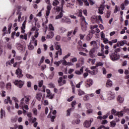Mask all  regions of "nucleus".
I'll use <instances>...</instances> for the list:
<instances>
[{
	"mask_svg": "<svg viewBox=\"0 0 129 129\" xmlns=\"http://www.w3.org/2000/svg\"><path fill=\"white\" fill-rule=\"evenodd\" d=\"M106 87H111L112 86V81L110 80H108L106 83Z\"/></svg>",
	"mask_w": 129,
	"mask_h": 129,
	"instance_id": "19",
	"label": "nucleus"
},
{
	"mask_svg": "<svg viewBox=\"0 0 129 129\" xmlns=\"http://www.w3.org/2000/svg\"><path fill=\"white\" fill-rule=\"evenodd\" d=\"M71 60L72 61V62L73 63H75V62H77V57H73V58H72L71 59Z\"/></svg>",
	"mask_w": 129,
	"mask_h": 129,
	"instance_id": "57",
	"label": "nucleus"
},
{
	"mask_svg": "<svg viewBox=\"0 0 129 129\" xmlns=\"http://www.w3.org/2000/svg\"><path fill=\"white\" fill-rule=\"evenodd\" d=\"M72 107H74L75 105H76V101H73L71 103Z\"/></svg>",
	"mask_w": 129,
	"mask_h": 129,
	"instance_id": "64",
	"label": "nucleus"
},
{
	"mask_svg": "<svg viewBox=\"0 0 129 129\" xmlns=\"http://www.w3.org/2000/svg\"><path fill=\"white\" fill-rule=\"evenodd\" d=\"M55 40L56 41H60V40H61V37L60 35L56 36L55 37Z\"/></svg>",
	"mask_w": 129,
	"mask_h": 129,
	"instance_id": "63",
	"label": "nucleus"
},
{
	"mask_svg": "<svg viewBox=\"0 0 129 129\" xmlns=\"http://www.w3.org/2000/svg\"><path fill=\"white\" fill-rule=\"evenodd\" d=\"M14 84L15 85H17V86H18V87H19V88H22V87H23L25 83H24V82L22 81L16 80L14 82Z\"/></svg>",
	"mask_w": 129,
	"mask_h": 129,
	"instance_id": "6",
	"label": "nucleus"
},
{
	"mask_svg": "<svg viewBox=\"0 0 129 129\" xmlns=\"http://www.w3.org/2000/svg\"><path fill=\"white\" fill-rule=\"evenodd\" d=\"M78 4L81 7H82L83 6V1L82 0H77Z\"/></svg>",
	"mask_w": 129,
	"mask_h": 129,
	"instance_id": "45",
	"label": "nucleus"
},
{
	"mask_svg": "<svg viewBox=\"0 0 129 129\" xmlns=\"http://www.w3.org/2000/svg\"><path fill=\"white\" fill-rule=\"evenodd\" d=\"M89 99H90V98H89L88 94H87L83 97V100L84 101H88Z\"/></svg>",
	"mask_w": 129,
	"mask_h": 129,
	"instance_id": "30",
	"label": "nucleus"
},
{
	"mask_svg": "<svg viewBox=\"0 0 129 129\" xmlns=\"http://www.w3.org/2000/svg\"><path fill=\"white\" fill-rule=\"evenodd\" d=\"M22 62L23 61H20L19 62H16L13 64V67H14V68H16V67L20 68V66H21V64H22Z\"/></svg>",
	"mask_w": 129,
	"mask_h": 129,
	"instance_id": "17",
	"label": "nucleus"
},
{
	"mask_svg": "<svg viewBox=\"0 0 129 129\" xmlns=\"http://www.w3.org/2000/svg\"><path fill=\"white\" fill-rule=\"evenodd\" d=\"M97 28H98V25H97L91 26V29L92 30H93L94 29H96V33H99V32H100V30H99V29H98Z\"/></svg>",
	"mask_w": 129,
	"mask_h": 129,
	"instance_id": "16",
	"label": "nucleus"
},
{
	"mask_svg": "<svg viewBox=\"0 0 129 129\" xmlns=\"http://www.w3.org/2000/svg\"><path fill=\"white\" fill-rule=\"evenodd\" d=\"M77 49L78 50V51H82V50H83V49H84V48L82 47V46L81 45H78L77 46Z\"/></svg>",
	"mask_w": 129,
	"mask_h": 129,
	"instance_id": "49",
	"label": "nucleus"
},
{
	"mask_svg": "<svg viewBox=\"0 0 129 129\" xmlns=\"http://www.w3.org/2000/svg\"><path fill=\"white\" fill-rule=\"evenodd\" d=\"M59 55L60 56H61V55H62V49H60L59 50H58L55 53V58L56 59H58V55Z\"/></svg>",
	"mask_w": 129,
	"mask_h": 129,
	"instance_id": "18",
	"label": "nucleus"
},
{
	"mask_svg": "<svg viewBox=\"0 0 129 129\" xmlns=\"http://www.w3.org/2000/svg\"><path fill=\"white\" fill-rule=\"evenodd\" d=\"M24 98V103H25L26 104H29L30 100H31V99H32V96L30 95L24 96V98Z\"/></svg>",
	"mask_w": 129,
	"mask_h": 129,
	"instance_id": "5",
	"label": "nucleus"
},
{
	"mask_svg": "<svg viewBox=\"0 0 129 129\" xmlns=\"http://www.w3.org/2000/svg\"><path fill=\"white\" fill-rule=\"evenodd\" d=\"M47 117L48 118H51V121L54 122V121H55L54 119L56 118V116H52L51 115V114H49Z\"/></svg>",
	"mask_w": 129,
	"mask_h": 129,
	"instance_id": "22",
	"label": "nucleus"
},
{
	"mask_svg": "<svg viewBox=\"0 0 129 129\" xmlns=\"http://www.w3.org/2000/svg\"><path fill=\"white\" fill-rule=\"evenodd\" d=\"M58 4H59L58 1H54L52 3V6H53L54 7H57V6H58Z\"/></svg>",
	"mask_w": 129,
	"mask_h": 129,
	"instance_id": "46",
	"label": "nucleus"
},
{
	"mask_svg": "<svg viewBox=\"0 0 129 129\" xmlns=\"http://www.w3.org/2000/svg\"><path fill=\"white\" fill-rule=\"evenodd\" d=\"M71 111H72V108H69L67 110V116H70V114L71 113Z\"/></svg>",
	"mask_w": 129,
	"mask_h": 129,
	"instance_id": "35",
	"label": "nucleus"
},
{
	"mask_svg": "<svg viewBox=\"0 0 129 129\" xmlns=\"http://www.w3.org/2000/svg\"><path fill=\"white\" fill-rule=\"evenodd\" d=\"M34 46L31 44V42H30L29 45H28V49L29 50H34Z\"/></svg>",
	"mask_w": 129,
	"mask_h": 129,
	"instance_id": "40",
	"label": "nucleus"
},
{
	"mask_svg": "<svg viewBox=\"0 0 129 129\" xmlns=\"http://www.w3.org/2000/svg\"><path fill=\"white\" fill-rule=\"evenodd\" d=\"M32 40L30 41V44H34V46L38 45V40H36V38L34 36H32Z\"/></svg>",
	"mask_w": 129,
	"mask_h": 129,
	"instance_id": "12",
	"label": "nucleus"
},
{
	"mask_svg": "<svg viewBox=\"0 0 129 129\" xmlns=\"http://www.w3.org/2000/svg\"><path fill=\"white\" fill-rule=\"evenodd\" d=\"M87 25L88 23H81V29L83 32H85L86 30H87Z\"/></svg>",
	"mask_w": 129,
	"mask_h": 129,
	"instance_id": "14",
	"label": "nucleus"
},
{
	"mask_svg": "<svg viewBox=\"0 0 129 129\" xmlns=\"http://www.w3.org/2000/svg\"><path fill=\"white\" fill-rule=\"evenodd\" d=\"M103 11H104V5H101L98 8V14L103 15Z\"/></svg>",
	"mask_w": 129,
	"mask_h": 129,
	"instance_id": "11",
	"label": "nucleus"
},
{
	"mask_svg": "<svg viewBox=\"0 0 129 129\" xmlns=\"http://www.w3.org/2000/svg\"><path fill=\"white\" fill-rule=\"evenodd\" d=\"M92 112H93V110L92 109V108H91L90 109H88V110H87V113L88 114L92 113Z\"/></svg>",
	"mask_w": 129,
	"mask_h": 129,
	"instance_id": "42",
	"label": "nucleus"
},
{
	"mask_svg": "<svg viewBox=\"0 0 129 129\" xmlns=\"http://www.w3.org/2000/svg\"><path fill=\"white\" fill-rule=\"evenodd\" d=\"M39 36V32H38V30H36L35 33L34 37L35 38H38Z\"/></svg>",
	"mask_w": 129,
	"mask_h": 129,
	"instance_id": "61",
	"label": "nucleus"
},
{
	"mask_svg": "<svg viewBox=\"0 0 129 129\" xmlns=\"http://www.w3.org/2000/svg\"><path fill=\"white\" fill-rule=\"evenodd\" d=\"M62 17H63V13H62V12H60L59 15H57L55 17V20H58L59 19H61V18H62Z\"/></svg>",
	"mask_w": 129,
	"mask_h": 129,
	"instance_id": "28",
	"label": "nucleus"
},
{
	"mask_svg": "<svg viewBox=\"0 0 129 129\" xmlns=\"http://www.w3.org/2000/svg\"><path fill=\"white\" fill-rule=\"evenodd\" d=\"M57 82L58 83L59 86H62V85H64L66 83V80H63V78L62 77H60L58 79Z\"/></svg>",
	"mask_w": 129,
	"mask_h": 129,
	"instance_id": "8",
	"label": "nucleus"
},
{
	"mask_svg": "<svg viewBox=\"0 0 129 129\" xmlns=\"http://www.w3.org/2000/svg\"><path fill=\"white\" fill-rule=\"evenodd\" d=\"M82 1L84 3L85 6H87V7H89V3L87 0H82Z\"/></svg>",
	"mask_w": 129,
	"mask_h": 129,
	"instance_id": "52",
	"label": "nucleus"
},
{
	"mask_svg": "<svg viewBox=\"0 0 129 129\" xmlns=\"http://www.w3.org/2000/svg\"><path fill=\"white\" fill-rule=\"evenodd\" d=\"M53 37H54V32H49L48 35H47L46 38H47L48 39H52V38H53Z\"/></svg>",
	"mask_w": 129,
	"mask_h": 129,
	"instance_id": "26",
	"label": "nucleus"
},
{
	"mask_svg": "<svg viewBox=\"0 0 129 129\" xmlns=\"http://www.w3.org/2000/svg\"><path fill=\"white\" fill-rule=\"evenodd\" d=\"M44 61H45V56H43L41 58V59L40 61V64H42V63H43V62H44Z\"/></svg>",
	"mask_w": 129,
	"mask_h": 129,
	"instance_id": "56",
	"label": "nucleus"
},
{
	"mask_svg": "<svg viewBox=\"0 0 129 129\" xmlns=\"http://www.w3.org/2000/svg\"><path fill=\"white\" fill-rule=\"evenodd\" d=\"M80 18L81 21H82L81 23H82V24H87V22H86V21L85 20V17H84V16H81Z\"/></svg>",
	"mask_w": 129,
	"mask_h": 129,
	"instance_id": "32",
	"label": "nucleus"
},
{
	"mask_svg": "<svg viewBox=\"0 0 129 129\" xmlns=\"http://www.w3.org/2000/svg\"><path fill=\"white\" fill-rule=\"evenodd\" d=\"M16 48L20 51H23L24 50V45H22L21 43H17L16 44Z\"/></svg>",
	"mask_w": 129,
	"mask_h": 129,
	"instance_id": "13",
	"label": "nucleus"
},
{
	"mask_svg": "<svg viewBox=\"0 0 129 129\" xmlns=\"http://www.w3.org/2000/svg\"><path fill=\"white\" fill-rule=\"evenodd\" d=\"M93 36V34H92V33H89L86 37V40L90 41V40L92 39Z\"/></svg>",
	"mask_w": 129,
	"mask_h": 129,
	"instance_id": "21",
	"label": "nucleus"
},
{
	"mask_svg": "<svg viewBox=\"0 0 129 129\" xmlns=\"http://www.w3.org/2000/svg\"><path fill=\"white\" fill-rule=\"evenodd\" d=\"M43 80H41L40 82L38 83V86L39 87H41L43 86Z\"/></svg>",
	"mask_w": 129,
	"mask_h": 129,
	"instance_id": "59",
	"label": "nucleus"
},
{
	"mask_svg": "<svg viewBox=\"0 0 129 129\" xmlns=\"http://www.w3.org/2000/svg\"><path fill=\"white\" fill-rule=\"evenodd\" d=\"M86 107L87 109H89L90 108H92V106L91 105V104H90L89 103H86Z\"/></svg>",
	"mask_w": 129,
	"mask_h": 129,
	"instance_id": "36",
	"label": "nucleus"
},
{
	"mask_svg": "<svg viewBox=\"0 0 129 129\" xmlns=\"http://www.w3.org/2000/svg\"><path fill=\"white\" fill-rule=\"evenodd\" d=\"M78 95H80V96H81V95H84V94H85V93L84 92V91H83L81 90H79L78 92Z\"/></svg>",
	"mask_w": 129,
	"mask_h": 129,
	"instance_id": "37",
	"label": "nucleus"
},
{
	"mask_svg": "<svg viewBox=\"0 0 129 129\" xmlns=\"http://www.w3.org/2000/svg\"><path fill=\"white\" fill-rule=\"evenodd\" d=\"M111 14V12L110 11H107L106 16H105V18L106 19H108V18H109V17H110Z\"/></svg>",
	"mask_w": 129,
	"mask_h": 129,
	"instance_id": "33",
	"label": "nucleus"
},
{
	"mask_svg": "<svg viewBox=\"0 0 129 129\" xmlns=\"http://www.w3.org/2000/svg\"><path fill=\"white\" fill-rule=\"evenodd\" d=\"M48 87L49 88H55V84H53L52 83H50L48 84Z\"/></svg>",
	"mask_w": 129,
	"mask_h": 129,
	"instance_id": "41",
	"label": "nucleus"
},
{
	"mask_svg": "<svg viewBox=\"0 0 129 129\" xmlns=\"http://www.w3.org/2000/svg\"><path fill=\"white\" fill-rule=\"evenodd\" d=\"M103 65V63L101 62H99L98 63H97L96 66V67H99V66H102Z\"/></svg>",
	"mask_w": 129,
	"mask_h": 129,
	"instance_id": "60",
	"label": "nucleus"
},
{
	"mask_svg": "<svg viewBox=\"0 0 129 129\" xmlns=\"http://www.w3.org/2000/svg\"><path fill=\"white\" fill-rule=\"evenodd\" d=\"M97 56L99 57H102V59H104L105 58V55H104V52H98L97 53Z\"/></svg>",
	"mask_w": 129,
	"mask_h": 129,
	"instance_id": "27",
	"label": "nucleus"
},
{
	"mask_svg": "<svg viewBox=\"0 0 129 129\" xmlns=\"http://www.w3.org/2000/svg\"><path fill=\"white\" fill-rule=\"evenodd\" d=\"M111 113L114 115H117V112H116V110L114 109H112Z\"/></svg>",
	"mask_w": 129,
	"mask_h": 129,
	"instance_id": "44",
	"label": "nucleus"
},
{
	"mask_svg": "<svg viewBox=\"0 0 129 129\" xmlns=\"http://www.w3.org/2000/svg\"><path fill=\"white\" fill-rule=\"evenodd\" d=\"M46 97H48L49 99H53L54 95H52V93H50L48 95H47Z\"/></svg>",
	"mask_w": 129,
	"mask_h": 129,
	"instance_id": "47",
	"label": "nucleus"
},
{
	"mask_svg": "<svg viewBox=\"0 0 129 129\" xmlns=\"http://www.w3.org/2000/svg\"><path fill=\"white\" fill-rule=\"evenodd\" d=\"M92 84H93V81L90 79L87 80V81L85 82L86 87H90Z\"/></svg>",
	"mask_w": 129,
	"mask_h": 129,
	"instance_id": "9",
	"label": "nucleus"
},
{
	"mask_svg": "<svg viewBox=\"0 0 129 129\" xmlns=\"http://www.w3.org/2000/svg\"><path fill=\"white\" fill-rule=\"evenodd\" d=\"M90 45L91 46H93L94 47L90 50L89 55L91 58H94V57H95V54H94L95 53V49L98 48L97 47V43L95 41H92L90 42Z\"/></svg>",
	"mask_w": 129,
	"mask_h": 129,
	"instance_id": "1",
	"label": "nucleus"
},
{
	"mask_svg": "<svg viewBox=\"0 0 129 129\" xmlns=\"http://www.w3.org/2000/svg\"><path fill=\"white\" fill-rule=\"evenodd\" d=\"M0 113H1V118L3 119L4 118V116H6L5 111V110H4L3 108L1 109Z\"/></svg>",
	"mask_w": 129,
	"mask_h": 129,
	"instance_id": "20",
	"label": "nucleus"
},
{
	"mask_svg": "<svg viewBox=\"0 0 129 129\" xmlns=\"http://www.w3.org/2000/svg\"><path fill=\"white\" fill-rule=\"evenodd\" d=\"M27 24V20H25L22 24V27L21 28H24V29H26V25Z\"/></svg>",
	"mask_w": 129,
	"mask_h": 129,
	"instance_id": "51",
	"label": "nucleus"
},
{
	"mask_svg": "<svg viewBox=\"0 0 129 129\" xmlns=\"http://www.w3.org/2000/svg\"><path fill=\"white\" fill-rule=\"evenodd\" d=\"M36 98L38 101H41L42 98V93H38L36 94Z\"/></svg>",
	"mask_w": 129,
	"mask_h": 129,
	"instance_id": "25",
	"label": "nucleus"
},
{
	"mask_svg": "<svg viewBox=\"0 0 129 129\" xmlns=\"http://www.w3.org/2000/svg\"><path fill=\"white\" fill-rule=\"evenodd\" d=\"M61 7H58L57 6L55 8V10L56 11V12H60V11H61V12H63V4H61Z\"/></svg>",
	"mask_w": 129,
	"mask_h": 129,
	"instance_id": "23",
	"label": "nucleus"
},
{
	"mask_svg": "<svg viewBox=\"0 0 129 129\" xmlns=\"http://www.w3.org/2000/svg\"><path fill=\"white\" fill-rule=\"evenodd\" d=\"M118 7H117V6H115V10L114 11V14H116V13H117V12H118Z\"/></svg>",
	"mask_w": 129,
	"mask_h": 129,
	"instance_id": "58",
	"label": "nucleus"
},
{
	"mask_svg": "<svg viewBox=\"0 0 129 129\" xmlns=\"http://www.w3.org/2000/svg\"><path fill=\"white\" fill-rule=\"evenodd\" d=\"M117 100L120 103H122L123 102V100H124V98L121 97L120 95H118L117 97Z\"/></svg>",
	"mask_w": 129,
	"mask_h": 129,
	"instance_id": "24",
	"label": "nucleus"
},
{
	"mask_svg": "<svg viewBox=\"0 0 129 129\" xmlns=\"http://www.w3.org/2000/svg\"><path fill=\"white\" fill-rule=\"evenodd\" d=\"M26 76L27 78H28L29 79H34V77H33V76L29 74H27L26 75Z\"/></svg>",
	"mask_w": 129,
	"mask_h": 129,
	"instance_id": "39",
	"label": "nucleus"
},
{
	"mask_svg": "<svg viewBox=\"0 0 129 129\" xmlns=\"http://www.w3.org/2000/svg\"><path fill=\"white\" fill-rule=\"evenodd\" d=\"M88 72L89 73H90V74H91L92 75H96V74H97V73H98V69H96L92 71H88Z\"/></svg>",
	"mask_w": 129,
	"mask_h": 129,
	"instance_id": "15",
	"label": "nucleus"
},
{
	"mask_svg": "<svg viewBox=\"0 0 129 129\" xmlns=\"http://www.w3.org/2000/svg\"><path fill=\"white\" fill-rule=\"evenodd\" d=\"M117 116L118 117H122L123 116V113L122 112H117Z\"/></svg>",
	"mask_w": 129,
	"mask_h": 129,
	"instance_id": "48",
	"label": "nucleus"
},
{
	"mask_svg": "<svg viewBox=\"0 0 129 129\" xmlns=\"http://www.w3.org/2000/svg\"><path fill=\"white\" fill-rule=\"evenodd\" d=\"M71 86H72V92L73 93H75V85H74V84H73V82H72V84H71Z\"/></svg>",
	"mask_w": 129,
	"mask_h": 129,
	"instance_id": "38",
	"label": "nucleus"
},
{
	"mask_svg": "<svg viewBox=\"0 0 129 129\" xmlns=\"http://www.w3.org/2000/svg\"><path fill=\"white\" fill-rule=\"evenodd\" d=\"M109 57L112 61H117V60H119L120 55L118 53L110 51L109 52Z\"/></svg>",
	"mask_w": 129,
	"mask_h": 129,
	"instance_id": "2",
	"label": "nucleus"
},
{
	"mask_svg": "<svg viewBox=\"0 0 129 129\" xmlns=\"http://www.w3.org/2000/svg\"><path fill=\"white\" fill-rule=\"evenodd\" d=\"M82 13H83V11H82V10L80 9L79 10V14H78V17H82Z\"/></svg>",
	"mask_w": 129,
	"mask_h": 129,
	"instance_id": "55",
	"label": "nucleus"
},
{
	"mask_svg": "<svg viewBox=\"0 0 129 129\" xmlns=\"http://www.w3.org/2000/svg\"><path fill=\"white\" fill-rule=\"evenodd\" d=\"M103 42H104V44H107L108 43L109 41L107 38H104L103 39Z\"/></svg>",
	"mask_w": 129,
	"mask_h": 129,
	"instance_id": "62",
	"label": "nucleus"
},
{
	"mask_svg": "<svg viewBox=\"0 0 129 129\" xmlns=\"http://www.w3.org/2000/svg\"><path fill=\"white\" fill-rule=\"evenodd\" d=\"M8 33L11 34V30H12V27H13V23H10L8 24Z\"/></svg>",
	"mask_w": 129,
	"mask_h": 129,
	"instance_id": "29",
	"label": "nucleus"
},
{
	"mask_svg": "<svg viewBox=\"0 0 129 129\" xmlns=\"http://www.w3.org/2000/svg\"><path fill=\"white\" fill-rule=\"evenodd\" d=\"M15 74L17 75L18 78H22L24 75L23 74V70L20 68H18L15 72Z\"/></svg>",
	"mask_w": 129,
	"mask_h": 129,
	"instance_id": "4",
	"label": "nucleus"
},
{
	"mask_svg": "<svg viewBox=\"0 0 129 129\" xmlns=\"http://www.w3.org/2000/svg\"><path fill=\"white\" fill-rule=\"evenodd\" d=\"M49 29L50 31H54V27L53 26V25L50 24L49 25Z\"/></svg>",
	"mask_w": 129,
	"mask_h": 129,
	"instance_id": "54",
	"label": "nucleus"
},
{
	"mask_svg": "<svg viewBox=\"0 0 129 129\" xmlns=\"http://www.w3.org/2000/svg\"><path fill=\"white\" fill-rule=\"evenodd\" d=\"M92 121H93V119H91L89 120H86L83 124L84 127H90V126H91V122H92Z\"/></svg>",
	"mask_w": 129,
	"mask_h": 129,
	"instance_id": "7",
	"label": "nucleus"
},
{
	"mask_svg": "<svg viewBox=\"0 0 129 129\" xmlns=\"http://www.w3.org/2000/svg\"><path fill=\"white\" fill-rule=\"evenodd\" d=\"M25 100V98H22L21 100V102L19 104V107L21 108V109H24L25 108L26 110H28L29 109V106L28 105H26L27 104L25 103L24 102V101Z\"/></svg>",
	"mask_w": 129,
	"mask_h": 129,
	"instance_id": "3",
	"label": "nucleus"
},
{
	"mask_svg": "<svg viewBox=\"0 0 129 129\" xmlns=\"http://www.w3.org/2000/svg\"><path fill=\"white\" fill-rule=\"evenodd\" d=\"M10 98H11L10 97H8L7 98L4 100V103L6 104H8L10 101Z\"/></svg>",
	"mask_w": 129,
	"mask_h": 129,
	"instance_id": "50",
	"label": "nucleus"
},
{
	"mask_svg": "<svg viewBox=\"0 0 129 129\" xmlns=\"http://www.w3.org/2000/svg\"><path fill=\"white\" fill-rule=\"evenodd\" d=\"M73 124H79V123H80V120L77 119L76 120H74L72 121Z\"/></svg>",
	"mask_w": 129,
	"mask_h": 129,
	"instance_id": "31",
	"label": "nucleus"
},
{
	"mask_svg": "<svg viewBox=\"0 0 129 129\" xmlns=\"http://www.w3.org/2000/svg\"><path fill=\"white\" fill-rule=\"evenodd\" d=\"M89 60L90 61V62H91V63L92 64V65H93V64H94L95 63L96 59H95V58H93V59L89 58Z\"/></svg>",
	"mask_w": 129,
	"mask_h": 129,
	"instance_id": "53",
	"label": "nucleus"
},
{
	"mask_svg": "<svg viewBox=\"0 0 129 129\" xmlns=\"http://www.w3.org/2000/svg\"><path fill=\"white\" fill-rule=\"evenodd\" d=\"M110 126L111 127H115V125H116V123H115V122H114V121H112L110 122Z\"/></svg>",
	"mask_w": 129,
	"mask_h": 129,
	"instance_id": "34",
	"label": "nucleus"
},
{
	"mask_svg": "<svg viewBox=\"0 0 129 129\" xmlns=\"http://www.w3.org/2000/svg\"><path fill=\"white\" fill-rule=\"evenodd\" d=\"M71 55V53L69 52L68 53V54H67L66 56H64L63 57V60H65V59H67V58H69V57H70Z\"/></svg>",
	"mask_w": 129,
	"mask_h": 129,
	"instance_id": "43",
	"label": "nucleus"
},
{
	"mask_svg": "<svg viewBox=\"0 0 129 129\" xmlns=\"http://www.w3.org/2000/svg\"><path fill=\"white\" fill-rule=\"evenodd\" d=\"M52 9V4H48V6H47V11L46 12V17H49V15H50V11H51V9Z\"/></svg>",
	"mask_w": 129,
	"mask_h": 129,
	"instance_id": "10",
	"label": "nucleus"
}]
</instances>
